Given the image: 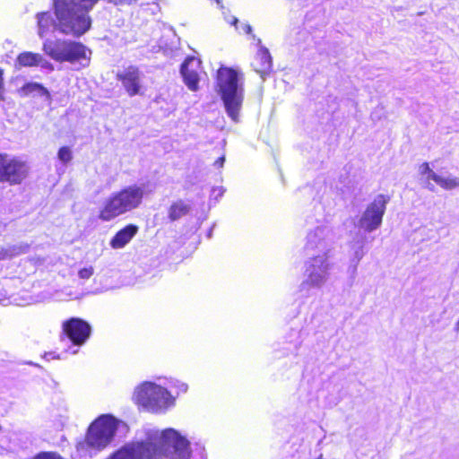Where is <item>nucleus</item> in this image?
<instances>
[{
	"instance_id": "5701e85b",
	"label": "nucleus",
	"mask_w": 459,
	"mask_h": 459,
	"mask_svg": "<svg viewBox=\"0 0 459 459\" xmlns=\"http://www.w3.org/2000/svg\"><path fill=\"white\" fill-rule=\"evenodd\" d=\"M420 173L422 176H426V187L430 191H435V186L429 182L431 179V174H436L429 166V163L424 162L420 166Z\"/></svg>"
},
{
	"instance_id": "4c0bfd02",
	"label": "nucleus",
	"mask_w": 459,
	"mask_h": 459,
	"mask_svg": "<svg viewBox=\"0 0 459 459\" xmlns=\"http://www.w3.org/2000/svg\"><path fill=\"white\" fill-rule=\"evenodd\" d=\"M77 351H78V350H74V351H73V353H74V354H75V353H77Z\"/></svg>"
},
{
	"instance_id": "1a4fd4ad",
	"label": "nucleus",
	"mask_w": 459,
	"mask_h": 459,
	"mask_svg": "<svg viewBox=\"0 0 459 459\" xmlns=\"http://www.w3.org/2000/svg\"><path fill=\"white\" fill-rule=\"evenodd\" d=\"M389 201L390 197L388 195H377L367 206L358 221L357 226L368 232H372L378 229L382 224L383 216Z\"/></svg>"
},
{
	"instance_id": "f704fd0d",
	"label": "nucleus",
	"mask_w": 459,
	"mask_h": 459,
	"mask_svg": "<svg viewBox=\"0 0 459 459\" xmlns=\"http://www.w3.org/2000/svg\"><path fill=\"white\" fill-rule=\"evenodd\" d=\"M237 22H238V19L234 17V18H233L232 24H234V25H235V24H237Z\"/></svg>"
},
{
	"instance_id": "dca6fc26",
	"label": "nucleus",
	"mask_w": 459,
	"mask_h": 459,
	"mask_svg": "<svg viewBox=\"0 0 459 459\" xmlns=\"http://www.w3.org/2000/svg\"><path fill=\"white\" fill-rule=\"evenodd\" d=\"M257 46L259 49L256 53L253 66L255 71L259 74L261 77H264L272 69V56L269 53V50L262 45L260 39H257Z\"/></svg>"
},
{
	"instance_id": "2eb2a0df",
	"label": "nucleus",
	"mask_w": 459,
	"mask_h": 459,
	"mask_svg": "<svg viewBox=\"0 0 459 459\" xmlns=\"http://www.w3.org/2000/svg\"><path fill=\"white\" fill-rule=\"evenodd\" d=\"M199 61L194 57H188L181 65V74L184 82L191 91H197L199 75L194 66H198Z\"/></svg>"
},
{
	"instance_id": "f257e3e1",
	"label": "nucleus",
	"mask_w": 459,
	"mask_h": 459,
	"mask_svg": "<svg viewBox=\"0 0 459 459\" xmlns=\"http://www.w3.org/2000/svg\"><path fill=\"white\" fill-rule=\"evenodd\" d=\"M99 0H53L56 19L50 12H40L35 16L37 34L40 39L49 32L57 30L65 35L81 37L87 32L91 25L88 15L90 9ZM131 0H108L115 4L128 3Z\"/></svg>"
},
{
	"instance_id": "9d476101",
	"label": "nucleus",
	"mask_w": 459,
	"mask_h": 459,
	"mask_svg": "<svg viewBox=\"0 0 459 459\" xmlns=\"http://www.w3.org/2000/svg\"><path fill=\"white\" fill-rule=\"evenodd\" d=\"M333 242L332 230L325 226H317L307 235L305 251L311 256L326 255L331 249Z\"/></svg>"
},
{
	"instance_id": "7c9ffc66",
	"label": "nucleus",
	"mask_w": 459,
	"mask_h": 459,
	"mask_svg": "<svg viewBox=\"0 0 459 459\" xmlns=\"http://www.w3.org/2000/svg\"><path fill=\"white\" fill-rule=\"evenodd\" d=\"M3 100V76L2 71L0 70V100Z\"/></svg>"
},
{
	"instance_id": "f8f14e48",
	"label": "nucleus",
	"mask_w": 459,
	"mask_h": 459,
	"mask_svg": "<svg viewBox=\"0 0 459 459\" xmlns=\"http://www.w3.org/2000/svg\"><path fill=\"white\" fill-rule=\"evenodd\" d=\"M63 333L74 345L81 346L89 339L91 328L87 322L80 318H71L63 323Z\"/></svg>"
},
{
	"instance_id": "b1692460",
	"label": "nucleus",
	"mask_w": 459,
	"mask_h": 459,
	"mask_svg": "<svg viewBox=\"0 0 459 459\" xmlns=\"http://www.w3.org/2000/svg\"><path fill=\"white\" fill-rule=\"evenodd\" d=\"M12 257L25 254L29 251L30 246L26 243H19L15 245H8Z\"/></svg>"
},
{
	"instance_id": "c9c22d12",
	"label": "nucleus",
	"mask_w": 459,
	"mask_h": 459,
	"mask_svg": "<svg viewBox=\"0 0 459 459\" xmlns=\"http://www.w3.org/2000/svg\"><path fill=\"white\" fill-rule=\"evenodd\" d=\"M455 330H456V332H458V331H459V320H458V322H457V324H456Z\"/></svg>"
},
{
	"instance_id": "423d86ee",
	"label": "nucleus",
	"mask_w": 459,
	"mask_h": 459,
	"mask_svg": "<svg viewBox=\"0 0 459 459\" xmlns=\"http://www.w3.org/2000/svg\"><path fill=\"white\" fill-rule=\"evenodd\" d=\"M332 264L326 255L309 257L305 263L304 279L299 291L308 294L312 289H321L328 281Z\"/></svg>"
},
{
	"instance_id": "412c9836",
	"label": "nucleus",
	"mask_w": 459,
	"mask_h": 459,
	"mask_svg": "<svg viewBox=\"0 0 459 459\" xmlns=\"http://www.w3.org/2000/svg\"><path fill=\"white\" fill-rule=\"evenodd\" d=\"M431 180L445 189H453L459 186V178H444L437 174H431Z\"/></svg>"
},
{
	"instance_id": "ddd939ff",
	"label": "nucleus",
	"mask_w": 459,
	"mask_h": 459,
	"mask_svg": "<svg viewBox=\"0 0 459 459\" xmlns=\"http://www.w3.org/2000/svg\"><path fill=\"white\" fill-rule=\"evenodd\" d=\"M111 459H159L152 447L143 442H134L123 446Z\"/></svg>"
},
{
	"instance_id": "cd10ccee",
	"label": "nucleus",
	"mask_w": 459,
	"mask_h": 459,
	"mask_svg": "<svg viewBox=\"0 0 459 459\" xmlns=\"http://www.w3.org/2000/svg\"><path fill=\"white\" fill-rule=\"evenodd\" d=\"M13 258L10 253V249L8 246L0 247V260L11 259Z\"/></svg>"
},
{
	"instance_id": "bb28decb",
	"label": "nucleus",
	"mask_w": 459,
	"mask_h": 459,
	"mask_svg": "<svg viewBox=\"0 0 459 459\" xmlns=\"http://www.w3.org/2000/svg\"><path fill=\"white\" fill-rule=\"evenodd\" d=\"M94 273V268L92 266L85 267L78 272V276L81 279L88 280Z\"/></svg>"
},
{
	"instance_id": "6e6552de",
	"label": "nucleus",
	"mask_w": 459,
	"mask_h": 459,
	"mask_svg": "<svg viewBox=\"0 0 459 459\" xmlns=\"http://www.w3.org/2000/svg\"><path fill=\"white\" fill-rule=\"evenodd\" d=\"M118 421L110 415H103L97 419L89 428L86 443L90 447L100 450L105 448L113 439Z\"/></svg>"
},
{
	"instance_id": "c756f323",
	"label": "nucleus",
	"mask_w": 459,
	"mask_h": 459,
	"mask_svg": "<svg viewBox=\"0 0 459 459\" xmlns=\"http://www.w3.org/2000/svg\"><path fill=\"white\" fill-rule=\"evenodd\" d=\"M178 388L179 389L180 392L186 393L187 391L188 386L186 384L180 382H178Z\"/></svg>"
},
{
	"instance_id": "7ed1b4c3",
	"label": "nucleus",
	"mask_w": 459,
	"mask_h": 459,
	"mask_svg": "<svg viewBox=\"0 0 459 459\" xmlns=\"http://www.w3.org/2000/svg\"><path fill=\"white\" fill-rule=\"evenodd\" d=\"M217 91L228 116L234 122H238L244 100L243 75L234 69L221 67L217 73Z\"/></svg>"
},
{
	"instance_id": "9b49d317",
	"label": "nucleus",
	"mask_w": 459,
	"mask_h": 459,
	"mask_svg": "<svg viewBox=\"0 0 459 459\" xmlns=\"http://www.w3.org/2000/svg\"><path fill=\"white\" fill-rule=\"evenodd\" d=\"M26 164L7 154H0V180L10 184H19L27 176Z\"/></svg>"
},
{
	"instance_id": "2f4dec72",
	"label": "nucleus",
	"mask_w": 459,
	"mask_h": 459,
	"mask_svg": "<svg viewBox=\"0 0 459 459\" xmlns=\"http://www.w3.org/2000/svg\"><path fill=\"white\" fill-rule=\"evenodd\" d=\"M244 31L247 33V34H250L251 31H252V27L249 25V24H246L244 26Z\"/></svg>"
},
{
	"instance_id": "0eeeda50",
	"label": "nucleus",
	"mask_w": 459,
	"mask_h": 459,
	"mask_svg": "<svg viewBox=\"0 0 459 459\" xmlns=\"http://www.w3.org/2000/svg\"><path fill=\"white\" fill-rule=\"evenodd\" d=\"M134 398L137 403L154 412L163 411L173 403L170 393L152 382L139 385L134 391Z\"/></svg>"
},
{
	"instance_id": "6ab92c4d",
	"label": "nucleus",
	"mask_w": 459,
	"mask_h": 459,
	"mask_svg": "<svg viewBox=\"0 0 459 459\" xmlns=\"http://www.w3.org/2000/svg\"><path fill=\"white\" fill-rule=\"evenodd\" d=\"M191 211V205L183 201L178 200L174 202L169 209V218L171 221H175L188 214Z\"/></svg>"
},
{
	"instance_id": "a211bd4d",
	"label": "nucleus",
	"mask_w": 459,
	"mask_h": 459,
	"mask_svg": "<svg viewBox=\"0 0 459 459\" xmlns=\"http://www.w3.org/2000/svg\"><path fill=\"white\" fill-rule=\"evenodd\" d=\"M138 227L133 224L120 230L110 240V246L114 249L123 248L135 236Z\"/></svg>"
},
{
	"instance_id": "ea45409f",
	"label": "nucleus",
	"mask_w": 459,
	"mask_h": 459,
	"mask_svg": "<svg viewBox=\"0 0 459 459\" xmlns=\"http://www.w3.org/2000/svg\"><path fill=\"white\" fill-rule=\"evenodd\" d=\"M2 431V427L0 426V432Z\"/></svg>"
},
{
	"instance_id": "72a5a7b5",
	"label": "nucleus",
	"mask_w": 459,
	"mask_h": 459,
	"mask_svg": "<svg viewBox=\"0 0 459 459\" xmlns=\"http://www.w3.org/2000/svg\"><path fill=\"white\" fill-rule=\"evenodd\" d=\"M218 191L219 192H217V195H223V190L221 188H218Z\"/></svg>"
},
{
	"instance_id": "aec40b11",
	"label": "nucleus",
	"mask_w": 459,
	"mask_h": 459,
	"mask_svg": "<svg viewBox=\"0 0 459 459\" xmlns=\"http://www.w3.org/2000/svg\"><path fill=\"white\" fill-rule=\"evenodd\" d=\"M19 94L22 97H27L31 94H38L40 96H49L48 91L38 82H28L19 90Z\"/></svg>"
},
{
	"instance_id": "f03ea898",
	"label": "nucleus",
	"mask_w": 459,
	"mask_h": 459,
	"mask_svg": "<svg viewBox=\"0 0 459 459\" xmlns=\"http://www.w3.org/2000/svg\"><path fill=\"white\" fill-rule=\"evenodd\" d=\"M142 442L151 446L159 459H190L192 454L190 442L174 429H150Z\"/></svg>"
},
{
	"instance_id": "a878e982",
	"label": "nucleus",
	"mask_w": 459,
	"mask_h": 459,
	"mask_svg": "<svg viewBox=\"0 0 459 459\" xmlns=\"http://www.w3.org/2000/svg\"><path fill=\"white\" fill-rule=\"evenodd\" d=\"M33 459H64L55 452H41L34 456Z\"/></svg>"
},
{
	"instance_id": "4468645a",
	"label": "nucleus",
	"mask_w": 459,
	"mask_h": 459,
	"mask_svg": "<svg viewBox=\"0 0 459 459\" xmlns=\"http://www.w3.org/2000/svg\"><path fill=\"white\" fill-rule=\"evenodd\" d=\"M117 78L122 82L124 88L130 96L140 93L141 90V73L135 66H129L117 74Z\"/></svg>"
},
{
	"instance_id": "4be33fe9",
	"label": "nucleus",
	"mask_w": 459,
	"mask_h": 459,
	"mask_svg": "<svg viewBox=\"0 0 459 459\" xmlns=\"http://www.w3.org/2000/svg\"><path fill=\"white\" fill-rule=\"evenodd\" d=\"M364 255L365 253L362 245H359L354 247L353 255L352 257L351 258V265L349 267V271L351 272L352 276L356 274L357 267L360 260L363 258Z\"/></svg>"
},
{
	"instance_id": "473e14b6",
	"label": "nucleus",
	"mask_w": 459,
	"mask_h": 459,
	"mask_svg": "<svg viewBox=\"0 0 459 459\" xmlns=\"http://www.w3.org/2000/svg\"><path fill=\"white\" fill-rule=\"evenodd\" d=\"M218 191L219 192H217V195H223V190L221 188H218Z\"/></svg>"
},
{
	"instance_id": "20e7f679",
	"label": "nucleus",
	"mask_w": 459,
	"mask_h": 459,
	"mask_svg": "<svg viewBox=\"0 0 459 459\" xmlns=\"http://www.w3.org/2000/svg\"><path fill=\"white\" fill-rule=\"evenodd\" d=\"M42 50L53 60L78 65V68L89 65L91 54V51L83 44L62 39H45Z\"/></svg>"
},
{
	"instance_id": "c85d7f7f",
	"label": "nucleus",
	"mask_w": 459,
	"mask_h": 459,
	"mask_svg": "<svg viewBox=\"0 0 459 459\" xmlns=\"http://www.w3.org/2000/svg\"><path fill=\"white\" fill-rule=\"evenodd\" d=\"M224 162H225V157L221 156V157L218 158V160H215L214 166H216L218 168H222Z\"/></svg>"
},
{
	"instance_id": "39448f33",
	"label": "nucleus",
	"mask_w": 459,
	"mask_h": 459,
	"mask_svg": "<svg viewBox=\"0 0 459 459\" xmlns=\"http://www.w3.org/2000/svg\"><path fill=\"white\" fill-rule=\"evenodd\" d=\"M143 188L136 185L114 193L100 211V219L109 221L114 218L131 212L140 206L143 198Z\"/></svg>"
},
{
	"instance_id": "393cba45",
	"label": "nucleus",
	"mask_w": 459,
	"mask_h": 459,
	"mask_svg": "<svg viewBox=\"0 0 459 459\" xmlns=\"http://www.w3.org/2000/svg\"><path fill=\"white\" fill-rule=\"evenodd\" d=\"M58 159L63 163H68L73 159V153L69 147H61L57 153Z\"/></svg>"
},
{
	"instance_id": "e433bc0d",
	"label": "nucleus",
	"mask_w": 459,
	"mask_h": 459,
	"mask_svg": "<svg viewBox=\"0 0 459 459\" xmlns=\"http://www.w3.org/2000/svg\"><path fill=\"white\" fill-rule=\"evenodd\" d=\"M137 0H131L130 2L126 3L125 2L124 4H132L133 2H136ZM122 3H120L119 4H121Z\"/></svg>"
},
{
	"instance_id": "f3484780",
	"label": "nucleus",
	"mask_w": 459,
	"mask_h": 459,
	"mask_svg": "<svg viewBox=\"0 0 459 459\" xmlns=\"http://www.w3.org/2000/svg\"><path fill=\"white\" fill-rule=\"evenodd\" d=\"M16 64L20 66L30 67L40 65L43 68L52 69V65L46 58H44L42 55L29 51L21 53L17 56Z\"/></svg>"
},
{
	"instance_id": "58836bf2",
	"label": "nucleus",
	"mask_w": 459,
	"mask_h": 459,
	"mask_svg": "<svg viewBox=\"0 0 459 459\" xmlns=\"http://www.w3.org/2000/svg\"><path fill=\"white\" fill-rule=\"evenodd\" d=\"M216 2H217L219 4H221V1H220V0H216Z\"/></svg>"
}]
</instances>
